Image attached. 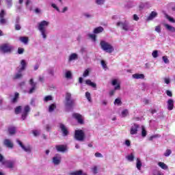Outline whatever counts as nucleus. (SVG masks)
Wrapping results in <instances>:
<instances>
[{
    "label": "nucleus",
    "mask_w": 175,
    "mask_h": 175,
    "mask_svg": "<svg viewBox=\"0 0 175 175\" xmlns=\"http://www.w3.org/2000/svg\"><path fill=\"white\" fill-rule=\"evenodd\" d=\"M75 100L72 98V94L70 92L66 93L65 97V106L67 111H72L73 107H75Z\"/></svg>",
    "instance_id": "1"
},
{
    "label": "nucleus",
    "mask_w": 175,
    "mask_h": 175,
    "mask_svg": "<svg viewBox=\"0 0 175 175\" xmlns=\"http://www.w3.org/2000/svg\"><path fill=\"white\" fill-rule=\"evenodd\" d=\"M31 108L29 105L25 106L24 109H23L21 106H18L15 108V113L20 114L22 111L21 118L22 120H25L27 117H28V113H29Z\"/></svg>",
    "instance_id": "2"
},
{
    "label": "nucleus",
    "mask_w": 175,
    "mask_h": 175,
    "mask_svg": "<svg viewBox=\"0 0 175 175\" xmlns=\"http://www.w3.org/2000/svg\"><path fill=\"white\" fill-rule=\"evenodd\" d=\"M50 23L42 21L38 24V31H40L43 39H46L47 38V27Z\"/></svg>",
    "instance_id": "3"
},
{
    "label": "nucleus",
    "mask_w": 175,
    "mask_h": 175,
    "mask_svg": "<svg viewBox=\"0 0 175 175\" xmlns=\"http://www.w3.org/2000/svg\"><path fill=\"white\" fill-rule=\"evenodd\" d=\"M26 68H27V62H25V59H22L21 61V66H19L16 68L18 73H16L15 75L14 76V80H17V79H21V77H23V72L25 70Z\"/></svg>",
    "instance_id": "4"
},
{
    "label": "nucleus",
    "mask_w": 175,
    "mask_h": 175,
    "mask_svg": "<svg viewBox=\"0 0 175 175\" xmlns=\"http://www.w3.org/2000/svg\"><path fill=\"white\" fill-rule=\"evenodd\" d=\"M100 47L103 51L105 53H108L109 54H111L113 51H114V47L111 44L106 42L105 40H101L100 42Z\"/></svg>",
    "instance_id": "5"
},
{
    "label": "nucleus",
    "mask_w": 175,
    "mask_h": 175,
    "mask_svg": "<svg viewBox=\"0 0 175 175\" xmlns=\"http://www.w3.org/2000/svg\"><path fill=\"white\" fill-rule=\"evenodd\" d=\"M116 25L117 27H120L123 31H133L132 25L127 21L118 22Z\"/></svg>",
    "instance_id": "6"
},
{
    "label": "nucleus",
    "mask_w": 175,
    "mask_h": 175,
    "mask_svg": "<svg viewBox=\"0 0 175 175\" xmlns=\"http://www.w3.org/2000/svg\"><path fill=\"white\" fill-rule=\"evenodd\" d=\"M13 49V46L9 43L3 44L0 46V51L4 53H12Z\"/></svg>",
    "instance_id": "7"
},
{
    "label": "nucleus",
    "mask_w": 175,
    "mask_h": 175,
    "mask_svg": "<svg viewBox=\"0 0 175 175\" xmlns=\"http://www.w3.org/2000/svg\"><path fill=\"white\" fill-rule=\"evenodd\" d=\"M111 84L112 85L114 86V89L112 90H110L109 92L110 96H113V95L116 94V91H120V90H121V85H120V83H118V81L117 79L112 80Z\"/></svg>",
    "instance_id": "8"
},
{
    "label": "nucleus",
    "mask_w": 175,
    "mask_h": 175,
    "mask_svg": "<svg viewBox=\"0 0 175 175\" xmlns=\"http://www.w3.org/2000/svg\"><path fill=\"white\" fill-rule=\"evenodd\" d=\"M16 143L25 152H27V154H31L32 152V147H31L30 145H24V144L18 139L16 140Z\"/></svg>",
    "instance_id": "9"
},
{
    "label": "nucleus",
    "mask_w": 175,
    "mask_h": 175,
    "mask_svg": "<svg viewBox=\"0 0 175 175\" xmlns=\"http://www.w3.org/2000/svg\"><path fill=\"white\" fill-rule=\"evenodd\" d=\"M131 132H147L144 126L134 124L131 128Z\"/></svg>",
    "instance_id": "10"
},
{
    "label": "nucleus",
    "mask_w": 175,
    "mask_h": 175,
    "mask_svg": "<svg viewBox=\"0 0 175 175\" xmlns=\"http://www.w3.org/2000/svg\"><path fill=\"white\" fill-rule=\"evenodd\" d=\"M75 140H78V142H84L85 134L84 132H75Z\"/></svg>",
    "instance_id": "11"
},
{
    "label": "nucleus",
    "mask_w": 175,
    "mask_h": 175,
    "mask_svg": "<svg viewBox=\"0 0 175 175\" xmlns=\"http://www.w3.org/2000/svg\"><path fill=\"white\" fill-rule=\"evenodd\" d=\"M72 117L73 118H75L77 122L81 125H83V124H84V118L80 113H75L72 114Z\"/></svg>",
    "instance_id": "12"
},
{
    "label": "nucleus",
    "mask_w": 175,
    "mask_h": 175,
    "mask_svg": "<svg viewBox=\"0 0 175 175\" xmlns=\"http://www.w3.org/2000/svg\"><path fill=\"white\" fill-rule=\"evenodd\" d=\"M61 159H62V158L60 154H57L53 157V163H54V165H59L61 163Z\"/></svg>",
    "instance_id": "13"
},
{
    "label": "nucleus",
    "mask_w": 175,
    "mask_h": 175,
    "mask_svg": "<svg viewBox=\"0 0 175 175\" xmlns=\"http://www.w3.org/2000/svg\"><path fill=\"white\" fill-rule=\"evenodd\" d=\"M29 84L31 85V88L29 90V94H33L35 92V90H36V83L33 82V79H31L29 81Z\"/></svg>",
    "instance_id": "14"
},
{
    "label": "nucleus",
    "mask_w": 175,
    "mask_h": 175,
    "mask_svg": "<svg viewBox=\"0 0 175 175\" xmlns=\"http://www.w3.org/2000/svg\"><path fill=\"white\" fill-rule=\"evenodd\" d=\"M3 144L8 148H13V147H14V144H13V142H12V140L8 139H4Z\"/></svg>",
    "instance_id": "15"
},
{
    "label": "nucleus",
    "mask_w": 175,
    "mask_h": 175,
    "mask_svg": "<svg viewBox=\"0 0 175 175\" xmlns=\"http://www.w3.org/2000/svg\"><path fill=\"white\" fill-rule=\"evenodd\" d=\"M3 165H4L5 167H8L9 169H13V167H14V161H3Z\"/></svg>",
    "instance_id": "16"
},
{
    "label": "nucleus",
    "mask_w": 175,
    "mask_h": 175,
    "mask_svg": "<svg viewBox=\"0 0 175 175\" xmlns=\"http://www.w3.org/2000/svg\"><path fill=\"white\" fill-rule=\"evenodd\" d=\"M56 150L58 152H65V151H68V148L65 145H57Z\"/></svg>",
    "instance_id": "17"
},
{
    "label": "nucleus",
    "mask_w": 175,
    "mask_h": 175,
    "mask_svg": "<svg viewBox=\"0 0 175 175\" xmlns=\"http://www.w3.org/2000/svg\"><path fill=\"white\" fill-rule=\"evenodd\" d=\"M167 105L168 110L172 111L174 107V101L173 99H169L167 102Z\"/></svg>",
    "instance_id": "18"
},
{
    "label": "nucleus",
    "mask_w": 175,
    "mask_h": 175,
    "mask_svg": "<svg viewBox=\"0 0 175 175\" xmlns=\"http://www.w3.org/2000/svg\"><path fill=\"white\" fill-rule=\"evenodd\" d=\"M5 17V10H2L0 13V23L1 24H6V19L3 18Z\"/></svg>",
    "instance_id": "19"
},
{
    "label": "nucleus",
    "mask_w": 175,
    "mask_h": 175,
    "mask_svg": "<svg viewBox=\"0 0 175 175\" xmlns=\"http://www.w3.org/2000/svg\"><path fill=\"white\" fill-rule=\"evenodd\" d=\"M148 9V8H151V4L148 2L146 3H140L139 4V9Z\"/></svg>",
    "instance_id": "20"
},
{
    "label": "nucleus",
    "mask_w": 175,
    "mask_h": 175,
    "mask_svg": "<svg viewBox=\"0 0 175 175\" xmlns=\"http://www.w3.org/2000/svg\"><path fill=\"white\" fill-rule=\"evenodd\" d=\"M77 58H79V55H77V53H72L69 56L68 61L69 62H72V61H75V59H77Z\"/></svg>",
    "instance_id": "21"
},
{
    "label": "nucleus",
    "mask_w": 175,
    "mask_h": 175,
    "mask_svg": "<svg viewBox=\"0 0 175 175\" xmlns=\"http://www.w3.org/2000/svg\"><path fill=\"white\" fill-rule=\"evenodd\" d=\"M132 77H133V79H137V80H139V79H144V75H143V74H137V73H136V74H133V75H132Z\"/></svg>",
    "instance_id": "22"
},
{
    "label": "nucleus",
    "mask_w": 175,
    "mask_h": 175,
    "mask_svg": "<svg viewBox=\"0 0 175 175\" xmlns=\"http://www.w3.org/2000/svg\"><path fill=\"white\" fill-rule=\"evenodd\" d=\"M158 166H159V167H161V169H163V170H167L168 167L167 165H166L165 163L163 162H159L158 163Z\"/></svg>",
    "instance_id": "23"
},
{
    "label": "nucleus",
    "mask_w": 175,
    "mask_h": 175,
    "mask_svg": "<svg viewBox=\"0 0 175 175\" xmlns=\"http://www.w3.org/2000/svg\"><path fill=\"white\" fill-rule=\"evenodd\" d=\"M85 173L83 170H79L78 171H74L69 173V175H83Z\"/></svg>",
    "instance_id": "24"
},
{
    "label": "nucleus",
    "mask_w": 175,
    "mask_h": 175,
    "mask_svg": "<svg viewBox=\"0 0 175 175\" xmlns=\"http://www.w3.org/2000/svg\"><path fill=\"white\" fill-rule=\"evenodd\" d=\"M165 27L167 31H170V32L174 33L175 32V27L173 26H171L170 25L165 24Z\"/></svg>",
    "instance_id": "25"
},
{
    "label": "nucleus",
    "mask_w": 175,
    "mask_h": 175,
    "mask_svg": "<svg viewBox=\"0 0 175 175\" xmlns=\"http://www.w3.org/2000/svg\"><path fill=\"white\" fill-rule=\"evenodd\" d=\"M85 84H87V85H90V87H93V88H96V83H94L90 79L85 81Z\"/></svg>",
    "instance_id": "26"
},
{
    "label": "nucleus",
    "mask_w": 175,
    "mask_h": 175,
    "mask_svg": "<svg viewBox=\"0 0 175 175\" xmlns=\"http://www.w3.org/2000/svg\"><path fill=\"white\" fill-rule=\"evenodd\" d=\"M100 32H103V28L102 27H96L94 30V33H100Z\"/></svg>",
    "instance_id": "27"
},
{
    "label": "nucleus",
    "mask_w": 175,
    "mask_h": 175,
    "mask_svg": "<svg viewBox=\"0 0 175 175\" xmlns=\"http://www.w3.org/2000/svg\"><path fill=\"white\" fill-rule=\"evenodd\" d=\"M65 77L68 79H72V72H70V70H66L65 72Z\"/></svg>",
    "instance_id": "28"
},
{
    "label": "nucleus",
    "mask_w": 175,
    "mask_h": 175,
    "mask_svg": "<svg viewBox=\"0 0 175 175\" xmlns=\"http://www.w3.org/2000/svg\"><path fill=\"white\" fill-rule=\"evenodd\" d=\"M155 17H157V12L153 11L148 17V20H153V18H155Z\"/></svg>",
    "instance_id": "29"
},
{
    "label": "nucleus",
    "mask_w": 175,
    "mask_h": 175,
    "mask_svg": "<svg viewBox=\"0 0 175 175\" xmlns=\"http://www.w3.org/2000/svg\"><path fill=\"white\" fill-rule=\"evenodd\" d=\"M136 167L138 170H142V161L139 159H137Z\"/></svg>",
    "instance_id": "30"
},
{
    "label": "nucleus",
    "mask_w": 175,
    "mask_h": 175,
    "mask_svg": "<svg viewBox=\"0 0 175 175\" xmlns=\"http://www.w3.org/2000/svg\"><path fill=\"white\" fill-rule=\"evenodd\" d=\"M20 40H21V42H22V43H24V44H28L27 37H21Z\"/></svg>",
    "instance_id": "31"
},
{
    "label": "nucleus",
    "mask_w": 175,
    "mask_h": 175,
    "mask_svg": "<svg viewBox=\"0 0 175 175\" xmlns=\"http://www.w3.org/2000/svg\"><path fill=\"white\" fill-rule=\"evenodd\" d=\"M18 92H15L14 97L12 99V103H16V102H17V100L18 99Z\"/></svg>",
    "instance_id": "32"
},
{
    "label": "nucleus",
    "mask_w": 175,
    "mask_h": 175,
    "mask_svg": "<svg viewBox=\"0 0 175 175\" xmlns=\"http://www.w3.org/2000/svg\"><path fill=\"white\" fill-rule=\"evenodd\" d=\"M59 128L62 132H68V129H66L64 124H60Z\"/></svg>",
    "instance_id": "33"
},
{
    "label": "nucleus",
    "mask_w": 175,
    "mask_h": 175,
    "mask_svg": "<svg viewBox=\"0 0 175 175\" xmlns=\"http://www.w3.org/2000/svg\"><path fill=\"white\" fill-rule=\"evenodd\" d=\"M126 159H128V161L130 162H133V159H135V156L133 154H131L126 157Z\"/></svg>",
    "instance_id": "34"
},
{
    "label": "nucleus",
    "mask_w": 175,
    "mask_h": 175,
    "mask_svg": "<svg viewBox=\"0 0 175 175\" xmlns=\"http://www.w3.org/2000/svg\"><path fill=\"white\" fill-rule=\"evenodd\" d=\"M114 105H117L118 106H121V105H122L121 98H116L114 101Z\"/></svg>",
    "instance_id": "35"
},
{
    "label": "nucleus",
    "mask_w": 175,
    "mask_h": 175,
    "mask_svg": "<svg viewBox=\"0 0 175 175\" xmlns=\"http://www.w3.org/2000/svg\"><path fill=\"white\" fill-rule=\"evenodd\" d=\"M90 68L86 69L83 74V77H87L90 76Z\"/></svg>",
    "instance_id": "36"
},
{
    "label": "nucleus",
    "mask_w": 175,
    "mask_h": 175,
    "mask_svg": "<svg viewBox=\"0 0 175 175\" xmlns=\"http://www.w3.org/2000/svg\"><path fill=\"white\" fill-rule=\"evenodd\" d=\"M172 154V150L167 149L164 152V157H170V155Z\"/></svg>",
    "instance_id": "37"
},
{
    "label": "nucleus",
    "mask_w": 175,
    "mask_h": 175,
    "mask_svg": "<svg viewBox=\"0 0 175 175\" xmlns=\"http://www.w3.org/2000/svg\"><path fill=\"white\" fill-rule=\"evenodd\" d=\"M152 56L153 57V58H158L159 57L158 51L157 50L153 51L152 53Z\"/></svg>",
    "instance_id": "38"
},
{
    "label": "nucleus",
    "mask_w": 175,
    "mask_h": 175,
    "mask_svg": "<svg viewBox=\"0 0 175 175\" xmlns=\"http://www.w3.org/2000/svg\"><path fill=\"white\" fill-rule=\"evenodd\" d=\"M55 109V104H52L49 106V113H51L53 111H54V109Z\"/></svg>",
    "instance_id": "39"
},
{
    "label": "nucleus",
    "mask_w": 175,
    "mask_h": 175,
    "mask_svg": "<svg viewBox=\"0 0 175 175\" xmlns=\"http://www.w3.org/2000/svg\"><path fill=\"white\" fill-rule=\"evenodd\" d=\"M44 102H49V100H53V96H46L44 98Z\"/></svg>",
    "instance_id": "40"
},
{
    "label": "nucleus",
    "mask_w": 175,
    "mask_h": 175,
    "mask_svg": "<svg viewBox=\"0 0 175 175\" xmlns=\"http://www.w3.org/2000/svg\"><path fill=\"white\" fill-rule=\"evenodd\" d=\"M5 2L7 3L8 8H10V7L13 5L12 0H5Z\"/></svg>",
    "instance_id": "41"
},
{
    "label": "nucleus",
    "mask_w": 175,
    "mask_h": 175,
    "mask_svg": "<svg viewBox=\"0 0 175 175\" xmlns=\"http://www.w3.org/2000/svg\"><path fill=\"white\" fill-rule=\"evenodd\" d=\"M88 36H89V38H91V39H92V40H93V42H95V40H96V36L95 34L89 33Z\"/></svg>",
    "instance_id": "42"
},
{
    "label": "nucleus",
    "mask_w": 175,
    "mask_h": 175,
    "mask_svg": "<svg viewBox=\"0 0 175 175\" xmlns=\"http://www.w3.org/2000/svg\"><path fill=\"white\" fill-rule=\"evenodd\" d=\"M16 131H17V129L13 126L8 128V132H16Z\"/></svg>",
    "instance_id": "43"
},
{
    "label": "nucleus",
    "mask_w": 175,
    "mask_h": 175,
    "mask_svg": "<svg viewBox=\"0 0 175 175\" xmlns=\"http://www.w3.org/2000/svg\"><path fill=\"white\" fill-rule=\"evenodd\" d=\"M128 109H124L122 111V117H126V116H128Z\"/></svg>",
    "instance_id": "44"
},
{
    "label": "nucleus",
    "mask_w": 175,
    "mask_h": 175,
    "mask_svg": "<svg viewBox=\"0 0 175 175\" xmlns=\"http://www.w3.org/2000/svg\"><path fill=\"white\" fill-rule=\"evenodd\" d=\"M47 72L51 75V76H54V68H49L47 70Z\"/></svg>",
    "instance_id": "45"
},
{
    "label": "nucleus",
    "mask_w": 175,
    "mask_h": 175,
    "mask_svg": "<svg viewBox=\"0 0 175 175\" xmlns=\"http://www.w3.org/2000/svg\"><path fill=\"white\" fill-rule=\"evenodd\" d=\"M162 59L165 64H169L170 61L167 56H163Z\"/></svg>",
    "instance_id": "46"
},
{
    "label": "nucleus",
    "mask_w": 175,
    "mask_h": 175,
    "mask_svg": "<svg viewBox=\"0 0 175 175\" xmlns=\"http://www.w3.org/2000/svg\"><path fill=\"white\" fill-rule=\"evenodd\" d=\"M85 96L88 99V100H89L90 102H91V94L88 92H85Z\"/></svg>",
    "instance_id": "47"
},
{
    "label": "nucleus",
    "mask_w": 175,
    "mask_h": 175,
    "mask_svg": "<svg viewBox=\"0 0 175 175\" xmlns=\"http://www.w3.org/2000/svg\"><path fill=\"white\" fill-rule=\"evenodd\" d=\"M101 66H103V69L107 68V64H106V62H105V60H101Z\"/></svg>",
    "instance_id": "48"
},
{
    "label": "nucleus",
    "mask_w": 175,
    "mask_h": 175,
    "mask_svg": "<svg viewBox=\"0 0 175 175\" xmlns=\"http://www.w3.org/2000/svg\"><path fill=\"white\" fill-rule=\"evenodd\" d=\"M92 172L94 174H96L98 173V167H96V166L93 167L92 168Z\"/></svg>",
    "instance_id": "49"
},
{
    "label": "nucleus",
    "mask_w": 175,
    "mask_h": 175,
    "mask_svg": "<svg viewBox=\"0 0 175 175\" xmlns=\"http://www.w3.org/2000/svg\"><path fill=\"white\" fill-rule=\"evenodd\" d=\"M15 29H16V31H20V29H21V25H20L19 23H16L15 24Z\"/></svg>",
    "instance_id": "50"
},
{
    "label": "nucleus",
    "mask_w": 175,
    "mask_h": 175,
    "mask_svg": "<svg viewBox=\"0 0 175 175\" xmlns=\"http://www.w3.org/2000/svg\"><path fill=\"white\" fill-rule=\"evenodd\" d=\"M96 3H97V5H103L105 0H96Z\"/></svg>",
    "instance_id": "51"
},
{
    "label": "nucleus",
    "mask_w": 175,
    "mask_h": 175,
    "mask_svg": "<svg viewBox=\"0 0 175 175\" xmlns=\"http://www.w3.org/2000/svg\"><path fill=\"white\" fill-rule=\"evenodd\" d=\"M164 83L167 85L170 84V78H164Z\"/></svg>",
    "instance_id": "52"
},
{
    "label": "nucleus",
    "mask_w": 175,
    "mask_h": 175,
    "mask_svg": "<svg viewBox=\"0 0 175 175\" xmlns=\"http://www.w3.org/2000/svg\"><path fill=\"white\" fill-rule=\"evenodd\" d=\"M157 137H159V135H154L150 137L149 140H154V139H157Z\"/></svg>",
    "instance_id": "53"
},
{
    "label": "nucleus",
    "mask_w": 175,
    "mask_h": 175,
    "mask_svg": "<svg viewBox=\"0 0 175 175\" xmlns=\"http://www.w3.org/2000/svg\"><path fill=\"white\" fill-rule=\"evenodd\" d=\"M94 156L96 157V158H103V155L99 152H96Z\"/></svg>",
    "instance_id": "54"
},
{
    "label": "nucleus",
    "mask_w": 175,
    "mask_h": 175,
    "mask_svg": "<svg viewBox=\"0 0 175 175\" xmlns=\"http://www.w3.org/2000/svg\"><path fill=\"white\" fill-rule=\"evenodd\" d=\"M38 79H39V81H40V83H44V75H40Z\"/></svg>",
    "instance_id": "55"
},
{
    "label": "nucleus",
    "mask_w": 175,
    "mask_h": 175,
    "mask_svg": "<svg viewBox=\"0 0 175 175\" xmlns=\"http://www.w3.org/2000/svg\"><path fill=\"white\" fill-rule=\"evenodd\" d=\"M51 6L52 8H53V9H55L57 12H59V8H57V5H55V3H52Z\"/></svg>",
    "instance_id": "56"
},
{
    "label": "nucleus",
    "mask_w": 175,
    "mask_h": 175,
    "mask_svg": "<svg viewBox=\"0 0 175 175\" xmlns=\"http://www.w3.org/2000/svg\"><path fill=\"white\" fill-rule=\"evenodd\" d=\"M124 144L127 146V147H131V141H129V139H126L124 142Z\"/></svg>",
    "instance_id": "57"
},
{
    "label": "nucleus",
    "mask_w": 175,
    "mask_h": 175,
    "mask_svg": "<svg viewBox=\"0 0 175 175\" xmlns=\"http://www.w3.org/2000/svg\"><path fill=\"white\" fill-rule=\"evenodd\" d=\"M33 136H34V137H38L39 136H40V132H33Z\"/></svg>",
    "instance_id": "58"
},
{
    "label": "nucleus",
    "mask_w": 175,
    "mask_h": 175,
    "mask_svg": "<svg viewBox=\"0 0 175 175\" xmlns=\"http://www.w3.org/2000/svg\"><path fill=\"white\" fill-rule=\"evenodd\" d=\"M166 94L167 95V96H170V97L173 96V93H172V91H170V90H167Z\"/></svg>",
    "instance_id": "59"
},
{
    "label": "nucleus",
    "mask_w": 175,
    "mask_h": 175,
    "mask_svg": "<svg viewBox=\"0 0 175 175\" xmlns=\"http://www.w3.org/2000/svg\"><path fill=\"white\" fill-rule=\"evenodd\" d=\"M24 53V49L18 48V54H23Z\"/></svg>",
    "instance_id": "60"
},
{
    "label": "nucleus",
    "mask_w": 175,
    "mask_h": 175,
    "mask_svg": "<svg viewBox=\"0 0 175 175\" xmlns=\"http://www.w3.org/2000/svg\"><path fill=\"white\" fill-rule=\"evenodd\" d=\"M21 8H22L21 4L16 5L17 12H21Z\"/></svg>",
    "instance_id": "61"
},
{
    "label": "nucleus",
    "mask_w": 175,
    "mask_h": 175,
    "mask_svg": "<svg viewBox=\"0 0 175 175\" xmlns=\"http://www.w3.org/2000/svg\"><path fill=\"white\" fill-rule=\"evenodd\" d=\"M155 31L159 33L161 32V26H157L155 27Z\"/></svg>",
    "instance_id": "62"
},
{
    "label": "nucleus",
    "mask_w": 175,
    "mask_h": 175,
    "mask_svg": "<svg viewBox=\"0 0 175 175\" xmlns=\"http://www.w3.org/2000/svg\"><path fill=\"white\" fill-rule=\"evenodd\" d=\"M0 162L3 164V162H5V159L3 158V156L0 154Z\"/></svg>",
    "instance_id": "63"
},
{
    "label": "nucleus",
    "mask_w": 175,
    "mask_h": 175,
    "mask_svg": "<svg viewBox=\"0 0 175 175\" xmlns=\"http://www.w3.org/2000/svg\"><path fill=\"white\" fill-rule=\"evenodd\" d=\"M133 20H135V21H139V16H137V14H134L133 15Z\"/></svg>",
    "instance_id": "64"
}]
</instances>
